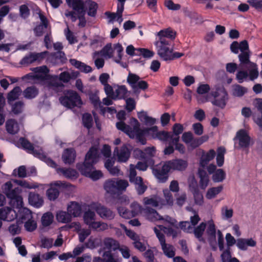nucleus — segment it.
Masks as SVG:
<instances>
[{
  "label": "nucleus",
  "mask_w": 262,
  "mask_h": 262,
  "mask_svg": "<svg viewBox=\"0 0 262 262\" xmlns=\"http://www.w3.org/2000/svg\"><path fill=\"white\" fill-rule=\"evenodd\" d=\"M100 153L98 147L96 146L91 147L86 152L84 161L82 163H78L76 167L78 170L83 168H94V166L96 164L99 159Z\"/></svg>",
  "instance_id": "39448f33"
},
{
  "label": "nucleus",
  "mask_w": 262,
  "mask_h": 262,
  "mask_svg": "<svg viewBox=\"0 0 262 262\" xmlns=\"http://www.w3.org/2000/svg\"><path fill=\"white\" fill-rule=\"evenodd\" d=\"M144 210L147 218L151 222L164 220V218L161 216L155 209L151 207H146Z\"/></svg>",
  "instance_id": "bb28decb"
},
{
  "label": "nucleus",
  "mask_w": 262,
  "mask_h": 262,
  "mask_svg": "<svg viewBox=\"0 0 262 262\" xmlns=\"http://www.w3.org/2000/svg\"><path fill=\"white\" fill-rule=\"evenodd\" d=\"M54 216L52 213L48 212L44 213L41 217V223L43 226H50L53 222Z\"/></svg>",
  "instance_id": "8fccbe9b"
},
{
  "label": "nucleus",
  "mask_w": 262,
  "mask_h": 262,
  "mask_svg": "<svg viewBox=\"0 0 262 262\" xmlns=\"http://www.w3.org/2000/svg\"><path fill=\"white\" fill-rule=\"evenodd\" d=\"M170 172L174 170L183 171L186 169L188 166L187 161L181 159H174L166 161Z\"/></svg>",
  "instance_id": "2eb2a0df"
},
{
  "label": "nucleus",
  "mask_w": 262,
  "mask_h": 262,
  "mask_svg": "<svg viewBox=\"0 0 262 262\" xmlns=\"http://www.w3.org/2000/svg\"><path fill=\"white\" fill-rule=\"evenodd\" d=\"M157 54L164 60L170 53L173 50V42L172 40H166L164 38H159L155 42Z\"/></svg>",
  "instance_id": "9d476101"
},
{
  "label": "nucleus",
  "mask_w": 262,
  "mask_h": 262,
  "mask_svg": "<svg viewBox=\"0 0 262 262\" xmlns=\"http://www.w3.org/2000/svg\"><path fill=\"white\" fill-rule=\"evenodd\" d=\"M209 139V136L208 135H204L199 138L193 137V139L191 142L188 145V149L191 150L194 149L199 147L204 143L207 142Z\"/></svg>",
  "instance_id": "cd10ccee"
},
{
  "label": "nucleus",
  "mask_w": 262,
  "mask_h": 262,
  "mask_svg": "<svg viewBox=\"0 0 262 262\" xmlns=\"http://www.w3.org/2000/svg\"><path fill=\"white\" fill-rule=\"evenodd\" d=\"M154 139L166 142L169 141L170 139H172V135L169 132L167 131H159L158 128L157 127L155 137H154Z\"/></svg>",
  "instance_id": "58836bf2"
},
{
  "label": "nucleus",
  "mask_w": 262,
  "mask_h": 262,
  "mask_svg": "<svg viewBox=\"0 0 262 262\" xmlns=\"http://www.w3.org/2000/svg\"><path fill=\"white\" fill-rule=\"evenodd\" d=\"M157 35L160 39L164 38L166 39V40H172V41L173 42V40L176 37V32L169 28L164 30H160L157 33Z\"/></svg>",
  "instance_id": "b1692460"
},
{
  "label": "nucleus",
  "mask_w": 262,
  "mask_h": 262,
  "mask_svg": "<svg viewBox=\"0 0 262 262\" xmlns=\"http://www.w3.org/2000/svg\"><path fill=\"white\" fill-rule=\"evenodd\" d=\"M152 172L160 183H164L168 179L169 172H170L166 161L152 166Z\"/></svg>",
  "instance_id": "1a4fd4ad"
},
{
  "label": "nucleus",
  "mask_w": 262,
  "mask_h": 262,
  "mask_svg": "<svg viewBox=\"0 0 262 262\" xmlns=\"http://www.w3.org/2000/svg\"><path fill=\"white\" fill-rule=\"evenodd\" d=\"M132 183L135 185V189L139 195L143 194L147 188L143 183V178L141 177H139L138 180Z\"/></svg>",
  "instance_id": "f704fd0d"
},
{
  "label": "nucleus",
  "mask_w": 262,
  "mask_h": 262,
  "mask_svg": "<svg viewBox=\"0 0 262 262\" xmlns=\"http://www.w3.org/2000/svg\"><path fill=\"white\" fill-rule=\"evenodd\" d=\"M116 126L118 129L121 130L130 137V134L132 133L133 130L129 125H127L125 122L121 121L117 122Z\"/></svg>",
  "instance_id": "de8ad7c7"
},
{
  "label": "nucleus",
  "mask_w": 262,
  "mask_h": 262,
  "mask_svg": "<svg viewBox=\"0 0 262 262\" xmlns=\"http://www.w3.org/2000/svg\"><path fill=\"white\" fill-rule=\"evenodd\" d=\"M76 157L75 150L73 148H68L64 150L62 159L65 164H71L74 162Z\"/></svg>",
  "instance_id": "aec40b11"
},
{
  "label": "nucleus",
  "mask_w": 262,
  "mask_h": 262,
  "mask_svg": "<svg viewBox=\"0 0 262 262\" xmlns=\"http://www.w3.org/2000/svg\"><path fill=\"white\" fill-rule=\"evenodd\" d=\"M180 228L184 232L191 233L193 230V227L188 221H182L180 222Z\"/></svg>",
  "instance_id": "69168bd1"
},
{
  "label": "nucleus",
  "mask_w": 262,
  "mask_h": 262,
  "mask_svg": "<svg viewBox=\"0 0 262 262\" xmlns=\"http://www.w3.org/2000/svg\"><path fill=\"white\" fill-rule=\"evenodd\" d=\"M237 139L238 141V149L248 148L250 145L251 138L248 132L244 129L239 130L236 134L234 140Z\"/></svg>",
  "instance_id": "f8f14e48"
},
{
  "label": "nucleus",
  "mask_w": 262,
  "mask_h": 262,
  "mask_svg": "<svg viewBox=\"0 0 262 262\" xmlns=\"http://www.w3.org/2000/svg\"><path fill=\"white\" fill-rule=\"evenodd\" d=\"M256 242L252 238H239L237 239L236 246L241 250L246 251L248 247H255Z\"/></svg>",
  "instance_id": "6ab92c4d"
},
{
  "label": "nucleus",
  "mask_w": 262,
  "mask_h": 262,
  "mask_svg": "<svg viewBox=\"0 0 262 262\" xmlns=\"http://www.w3.org/2000/svg\"><path fill=\"white\" fill-rule=\"evenodd\" d=\"M194 202L196 204L202 205L203 204V196L199 190H195L193 193Z\"/></svg>",
  "instance_id": "774afa93"
},
{
  "label": "nucleus",
  "mask_w": 262,
  "mask_h": 262,
  "mask_svg": "<svg viewBox=\"0 0 262 262\" xmlns=\"http://www.w3.org/2000/svg\"><path fill=\"white\" fill-rule=\"evenodd\" d=\"M127 92L128 91L125 85L118 86V88L115 90L114 100L117 98L119 99H125Z\"/></svg>",
  "instance_id": "37998d69"
},
{
  "label": "nucleus",
  "mask_w": 262,
  "mask_h": 262,
  "mask_svg": "<svg viewBox=\"0 0 262 262\" xmlns=\"http://www.w3.org/2000/svg\"><path fill=\"white\" fill-rule=\"evenodd\" d=\"M133 120L135 122V124L133 126V132L135 133L137 140L142 145H145L146 144V139L145 138V135L142 132V129L140 128V124L137 119L133 118Z\"/></svg>",
  "instance_id": "dca6fc26"
},
{
  "label": "nucleus",
  "mask_w": 262,
  "mask_h": 262,
  "mask_svg": "<svg viewBox=\"0 0 262 262\" xmlns=\"http://www.w3.org/2000/svg\"><path fill=\"white\" fill-rule=\"evenodd\" d=\"M82 122L83 126L88 129H91L93 125V119L91 114L85 113L82 116Z\"/></svg>",
  "instance_id": "a19ab883"
},
{
  "label": "nucleus",
  "mask_w": 262,
  "mask_h": 262,
  "mask_svg": "<svg viewBox=\"0 0 262 262\" xmlns=\"http://www.w3.org/2000/svg\"><path fill=\"white\" fill-rule=\"evenodd\" d=\"M226 178V173L222 169H218L212 176V180L214 182H221Z\"/></svg>",
  "instance_id": "09e8293b"
},
{
  "label": "nucleus",
  "mask_w": 262,
  "mask_h": 262,
  "mask_svg": "<svg viewBox=\"0 0 262 262\" xmlns=\"http://www.w3.org/2000/svg\"><path fill=\"white\" fill-rule=\"evenodd\" d=\"M21 92V89L19 86H16L7 95V100L9 102L13 101L17 99L20 93Z\"/></svg>",
  "instance_id": "49530a36"
},
{
  "label": "nucleus",
  "mask_w": 262,
  "mask_h": 262,
  "mask_svg": "<svg viewBox=\"0 0 262 262\" xmlns=\"http://www.w3.org/2000/svg\"><path fill=\"white\" fill-rule=\"evenodd\" d=\"M38 90L35 86L27 87L23 92L24 97L28 99L35 98L38 94Z\"/></svg>",
  "instance_id": "473e14b6"
},
{
  "label": "nucleus",
  "mask_w": 262,
  "mask_h": 262,
  "mask_svg": "<svg viewBox=\"0 0 262 262\" xmlns=\"http://www.w3.org/2000/svg\"><path fill=\"white\" fill-rule=\"evenodd\" d=\"M140 79V77L138 75L129 72L127 78V82L135 92L136 91V84Z\"/></svg>",
  "instance_id": "79ce46f5"
},
{
  "label": "nucleus",
  "mask_w": 262,
  "mask_h": 262,
  "mask_svg": "<svg viewBox=\"0 0 262 262\" xmlns=\"http://www.w3.org/2000/svg\"><path fill=\"white\" fill-rule=\"evenodd\" d=\"M36 73V77L37 79L45 80L48 79L49 75L48 73L49 72V70L46 66H43L39 67H37L35 68Z\"/></svg>",
  "instance_id": "c756f323"
},
{
  "label": "nucleus",
  "mask_w": 262,
  "mask_h": 262,
  "mask_svg": "<svg viewBox=\"0 0 262 262\" xmlns=\"http://www.w3.org/2000/svg\"><path fill=\"white\" fill-rule=\"evenodd\" d=\"M89 227L94 231H102L108 228L106 223L100 222H95V220L88 225Z\"/></svg>",
  "instance_id": "e433bc0d"
},
{
  "label": "nucleus",
  "mask_w": 262,
  "mask_h": 262,
  "mask_svg": "<svg viewBox=\"0 0 262 262\" xmlns=\"http://www.w3.org/2000/svg\"><path fill=\"white\" fill-rule=\"evenodd\" d=\"M68 212L71 214V217L79 216L82 213L81 205L77 202H71L67 208Z\"/></svg>",
  "instance_id": "393cba45"
},
{
  "label": "nucleus",
  "mask_w": 262,
  "mask_h": 262,
  "mask_svg": "<svg viewBox=\"0 0 262 262\" xmlns=\"http://www.w3.org/2000/svg\"><path fill=\"white\" fill-rule=\"evenodd\" d=\"M247 2L258 12L262 13V0H247Z\"/></svg>",
  "instance_id": "13d9d810"
},
{
  "label": "nucleus",
  "mask_w": 262,
  "mask_h": 262,
  "mask_svg": "<svg viewBox=\"0 0 262 262\" xmlns=\"http://www.w3.org/2000/svg\"><path fill=\"white\" fill-rule=\"evenodd\" d=\"M2 189L3 192L9 200L11 207L19 209V217L22 222L32 218L30 210L23 207V199L20 195L22 190L20 188H13L12 182L8 181L2 186Z\"/></svg>",
  "instance_id": "f03ea898"
},
{
  "label": "nucleus",
  "mask_w": 262,
  "mask_h": 262,
  "mask_svg": "<svg viewBox=\"0 0 262 262\" xmlns=\"http://www.w3.org/2000/svg\"><path fill=\"white\" fill-rule=\"evenodd\" d=\"M66 2L78 14L85 12L84 10L85 1L84 2L82 0H66Z\"/></svg>",
  "instance_id": "412c9836"
},
{
  "label": "nucleus",
  "mask_w": 262,
  "mask_h": 262,
  "mask_svg": "<svg viewBox=\"0 0 262 262\" xmlns=\"http://www.w3.org/2000/svg\"><path fill=\"white\" fill-rule=\"evenodd\" d=\"M6 128L7 132L11 135L17 134L19 129L17 121L14 119H9L6 123Z\"/></svg>",
  "instance_id": "c85d7f7f"
},
{
  "label": "nucleus",
  "mask_w": 262,
  "mask_h": 262,
  "mask_svg": "<svg viewBox=\"0 0 262 262\" xmlns=\"http://www.w3.org/2000/svg\"><path fill=\"white\" fill-rule=\"evenodd\" d=\"M63 94L64 96H60L59 98V101L62 105L68 108H72L75 106H80L82 104L80 96L76 91L68 90L65 91Z\"/></svg>",
  "instance_id": "20e7f679"
},
{
  "label": "nucleus",
  "mask_w": 262,
  "mask_h": 262,
  "mask_svg": "<svg viewBox=\"0 0 262 262\" xmlns=\"http://www.w3.org/2000/svg\"><path fill=\"white\" fill-rule=\"evenodd\" d=\"M53 239L43 237L40 239V247L42 248H51L53 246Z\"/></svg>",
  "instance_id": "bf43d9fd"
},
{
  "label": "nucleus",
  "mask_w": 262,
  "mask_h": 262,
  "mask_svg": "<svg viewBox=\"0 0 262 262\" xmlns=\"http://www.w3.org/2000/svg\"><path fill=\"white\" fill-rule=\"evenodd\" d=\"M159 227L168 236H172L173 238H174L177 236V231L171 227H166L163 225H160L159 226Z\"/></svg>",
  "instance_id": "680f3d73"
},
{
  "label": "nucleus",
  "mask_w": 262,
  "mask_h": 262,
  "mask_svg": "<svg viewBox=\"0 0 262 262\" xmlns=\"http://www.w3.org/2000/svg\"><path fill=\"white\" fill-rule=\"evenodd\" d=\"M223 189L222 185L215 187H211L207 190L206 196L208 199H212L214 198L218 194H219Z\"/></svg>",
  "instance_id": "c03bdc74"
},
{
  "label": "nucleus",
  "mask_w": 262,
  "mask_h": 262,
  "mask_svg": "<svg viewBox=\"0 0 262 262\" xmlns=\"http://www.w3.org/2000/svg\"><path fill=\"white\" fill-rule=\"evenodd\" d=\"M216 151V164L219 167H221L224 163V155L226 153V149L224 146H220L217 148Z\"/></svg>",
  "instance_id": "ea45409f"
},
{
  "label": "nucleus",
  "mask_w": 262,
  "mask_h": 262,
  "mask_svg": "<svg viewBox=\"0 0 262 262\" xmlns=\"http://www.w3.org/2000/svg\"><path fill=\"white\" fill-rule=\"evenodd\" d=\"M98 4L91 0L85 1L84 10L89 16L94 17L97 14Z\"/></svg>",
  "instance_id": "5701e85b"
},
{
  "label": "nucleus",
  "mask_w": 262,
  "mask_h": 262,
  "mask_svg": "<svg viewBox=\"0 0 262 262\" xmlns=\"http://www.w3.org/2000/svg\"><path fill=\"white\" fill-rule=\"evenodd\" d=\"M221 258L222 262H241L236 257H232L229 248H227L223 251L221 255Z\"/></svg>",
  "instance_id": "72a5a7b5"
},
{
  "label": "nucleus",
  "mask_w": 262,
  "mask_h": 262,
  "mask_svg": "<svg viewBox=\"0 0 262 262\" xmlns=\"http://www.w3.org/2000/svg\"><path fill=\"white\" fill-rule=\"evenodd\" d=\"M164 254L168 258H173V262H187L181 256L174 257L176 254L175 249L171 245L166 243V241L160 244Z\"/></svg>",
  "instance_id": "ddd939ff"
},
{
  "label": "nucleus",
  "mask_w": 262,
  "mask_h": 262,
  "mask_svg": "<svg viewBox=\"0 0 262 262\" xmlns=\"http://www.w3.org/2000/svg\"><path fill=\"white\" fill-rule=\"evenodd\" d=\"M30 14V11L28 7L25 5H22L19 7V15L24 19L27 18Z\"/></svg>",
  "instance_id": "0e129e2a"
},
{
  "label": "nucleus",
  "mask_w": 262,
  "mask_h": 262,
  "mask_svg": "<svg viewBox=\"0 0 262 262\" xmlns=\"http://www.w3.org/2000/svg\"><path fill=\"white\" fill-rule=\"evenodd\" d=\"M117 210L120 215L124 219H129L135 217L131 210H129L125 207L122 206H118L117 207Z\"/></svg>",
  "instance_id": "a18cd8bd"
},
{
  "label": "nucleus",
  "mask_w": 262,
  "mask_h": 262,
  "mask_svg": "<svg viewBox=\"0 0 262 262\" xmlns=\"http://www.w3.org/2000/svg\"><path fill=\"white\" fill-rule=\"evenodd\" d=\"M47 53V51L40 53L30 52L21 59L19 63L21 65H28L36 61L40 62L45 58Z\"/></svg>",
  "instance_id": "9b49d317"
},
{
  "label": "nucleus",
  "mask_w": 262,
  "mask_h": 262,
  "mask_svg": "<svg viewBox=\"0 0 262 262\" xmlns=\"http://www.w3.org/2000/svg\"><path fill=\"white\" fill-rule=\"evenodd\" d=\"M128 186L126 180L112 178L105 181L103 187L107 193L114 195L125 190Z\"/></svg>",
  "instance_id": "7ed1b4c3"
},
{
  "label": "nucleus",
  "mask_w": 262,
  "mask_h": 262,
  "mask_svg": "<svg viewBox=\"0 0 262 262\" xmlns=\"http://www.w3.org/2000/svg\"><path fill=\"white\" fill-rule=\"evenodd\" d=\"M247 92V89L239 84H236L233 89V95L236 97H242Z\"/></svg>",
  "instance_id": "864d4df0"
},
{
  "label": "nucleus",
  "mask_w": 262,
  "mask_h": 262,
  "mask_svg": "<svg viewBox=\"0 0 262 262\" xmlns=\"http://www.w3.org/2000/svg\"><path fill=\"white\" fill-rule=\"evenodd\" d=\"M72 186V185L68 182L55 181L50 184V187L46 192L47 196L50 201H55L58 198L60 191L70 188Z\"/></svg>",
  "instance_id": "0eeeda50"
},
{
  "label": "nucleus",
  "mask_w": 262,
  "mask_h": 262,
  "mask_svg": "<svg viewBox=\"0 0 262 262\" xmlns=\"http://www.w3.org/2000/svg\"><path fill=\"white\" fill-rule=\"evenodd\" d=\"M112 53L113 52L111 44L107 43L100 51L95 52L94 54L98 55L100 54H102L103 55L108 56L109 58H111L112 57Z\"/></svg>",
  "instance_id": "3c124183"
},
{
  "label": "nucleus",
  "mask_w": 262,
  "mask_h": 262,
  "mask_svg": "<svg viewBox=\"0 0 262 262\" xmlns=\"http://www.w3.org/2000/svg\"><path fill=\"white\" fill-rule=\"evenodd\" d=\"M104 245L105 247L108 249V251H116V250H119L120 248V244L119 243L110 237L106 238L104 241Z\"/></svg>",
  "instance_id": "7c9ffc66"
},
{
  "label": "nucleus",
  "mask_w": 262,
  "mask_h": 262,
  "mask_svg": "<svg viewBox=\"0 0 262 262\" xmlns=\"http://www.w3.org/2000/svg\"><path fill=\"white\" fill-rule=\"evenodd\" d=\"M143 162L139 161L135 166L136 168L139 170L145 171L148 167H150L151 169L152 166L155 164L154 160L148 158L146 159H142Z\"/></svg>",
  "instance_id": "2f4dec72"
},
{
  "label": "nucleus",
  "mask_w": 262,
  "mask_h": 262,
  "mask_svg": "<svg viewBox=\"0 0 262 262\" xmlns=\"http://www.w3.org/2000/svg\"><path fill=\"white\" fill-rule=\"evenodd\" d=\"M95 213L89 210L85 211L83 214V220L85 224L89 225L91 222L95 220Z\"/></svg>",
  "instance_id": "603ef678"
},
{
  "label": "nucleus",
  "mask_w": 262,
  "mask_h": 262,
  "mask_svg": "<svg viewBox=\"0 0 262 262\" xmlns=\"http://www.w3.org/2000/svg\"><path fill=\"white\" fill-rule=\"evenodd\" d=\"M142 129V132L144 133L146 137L154 139V137H155V135L157 130V126H153L149 128H144Z\"/></svg>",
  "instance_id": "052dcab7"
},
{
  "label": "nucleus",
  "mask_w": 262,
  "mask_h": 262,
  "mask_svg": "<svg viewBox=\"0 0 262 262\" xmlns=\"http://www.w3.org/2000/svg\"><path fill=\"white\" fill-rule=\"evenodd\" d=\"M236 79L239 83H242L245 81H252L250 79V68H248V72L245 70L238 71L236 74Z\"/></svg>",
  "instance_id": "c9c22d12"
},
{
  "label": "nucleus",
  "mask_w": 262,
  "mask_h": 262,
  "mask_svg": "<svg viewBox=\"0 0 262 262\" xmlns=\"http://www.w3.org/2000/svg\"><path fill=\"white\" fill-rule=\"evenodd\" d=\"M136 167L133 164L130 165L129 181L130 183H133L138 180L139 176H137Z\"/></svg>",
  "instance_id": "e2e57ef3"
},
{
  "label": "nucleus",
  "mask_w": 262,
  "mask_h": 262,
  "mask_svg": "<svg viewBox=\"0 0 262 262\" xmlns=\"http://www.w3.org/2000/svg\"><path fill=\"white\" fill-rule=\"evenodd\" d=\"M94 209L96 213L103 219L112 220L114 219L115 213L110 209L98 204L94 207Z\"/></svg>",
  "instance_id": "4468645a"
},
{
  "label": "nucleus",
  "mask_w": 262,
  "mask_h": 262,
  "mask_svg": "<svg viewBox=\"0 0 262 262\" xmlns=\"http://www.w3.org/2000/svg\"><path fill=\"white\" fill-rule=\"evenodd\" d=\"M19 145L27 152L44 162L48 166L56 169L58 173H61L66 178L76 179L78 178V173L76 170L71 168H58L57 163L47 156L41 147L38 146L35 147L33 144L25 138L20 137L19 139L17 146L19 147Z\"/></svg>",
  "instance_id": "f257e3e1"
},
{
  "label": "nucleus",
  "mask_w": 262,
  "mask_h": 262,
  "mask_svg": "<svg viewBox=\"0 0 262 262\" xmlns=\"http://www.w3.org/2000/svg\"><path fill=\"white\" fill-rule=\"evenodd\" d=\"M28 201L30 205L37 208L41 207L43 203V201L40 195L33 192L29 193Z\"/></svg>",
  "instance_id": "a878e982"
},
{
  "label": "nucleus",
  "mask_w": 262,
  "mask_h": 262,
  "mask_svg": "<svg viewBox=\"0 0 262 262\" xmlns=\"http://www.w3.org/2000/svg\"><path fill=\"white\" fill-rule=\"evenodd\" d=\"M24 103L21 101H18L14 103L12 106V112L15 115L20 114L23 110Z\"/></svg>",
  "instance_id": "6e6d98bb"
},
{
  "label": "nucleus",
  "mask_w": 262,
  "mask_h": 262,
  "mask_svg": "<svg viewBox=\"0 0 262 262\" xmlns=\"http://www.w3.org/2000/svg\"><path fill=\"white\" fill-rule=\"evenodd\" d=\"M210 95L213 97L211 101L213 105L221 109H224L227 104L228 100V94L223 86L215 88V91H211Z\"/></svg>",
  "instance_id": "423d86ee"
},
{
  "label": "nucleus",
  "mask_w": 262,
  "mask_h": 262,
  "mask_svg": "<svg viewBox=\"0 0 262 262\" xmlns=\"http://www.w3.org/2000/svg\"><path fill=\"white\" fill-rule=\"evenodd\" d=\"M117 152L118 161L120 162H125L129 159L130 155V151L128 148L127 145L124 144L120 149L116 147L114 149V152Z\"/></svg>",
  "instance_id": "f3484780"
},
{
  "label": "nucleus",
  "mask_w": 262,
  "mask_h": 262,
  "mask_svg": "<svg viewBox=\"0 0 262 262\" xmlns=\"http://www.w3.org/2000/svg\"><path fill=\"white\" fill-rule=\"evenodd\" d=\"M216 155L215 150L213 149H210L206 154H203L200 159V165L202 168H205L209 161L213 160Z\"/></svg>",
  "instance_id": "4be33fe9"
},
{
  "label": "nucleus",
  "mask_w": 262,
  "mask_h": 262,
  "mask_svg": "<svg viewBox=\"0 0 262 262\" xmlns=\"http://www.w3.org/2000/svg\"><path fill=\"white\" fill-rule=\"evenodd\" d=\"M93 168H91L88 170V168H83L79 169L78 170L80 172L81 174L85 177L90 178L93 181H97L103 176V173L101 171L99 170H95L92 171Z\"/></svg>",
  "instance_id": "a211bd4d"
},
{
  "label": "nucleus",
  "mask_w": 262,
  "mask_h": 262,
  "mask_svg": "<svg viewBox=\"0 0 262 262\" xmlns=\"http://www.w3.org/2000/svg\"><path fill=\"white\" fill-rule=\"evenodd\" d=\"M58 222L62 223H68L72 220L71 214L67 211H60L56 214Z\"/></svg>",
  "instance_id": "4c0bfd02"
},
{
  "label": "nucleus",
  "mask_w": 262,
  "mask_h": 262,
  "mask_svg": "<svg viewBox=\"0 0 262 262\" xmlns=\"http://www.w3.org/2000/svg\"><path fill=\"white\" fill-rule=\"evenodd\" d=\"M205 228L206 224L202 222L198 227L194 229V234L197 238L200 239L202 238Z\"/></svg>",
  "instance_id": "5fc2aeb1"
},
{
  "label": "nucleus",
  "mask_w": 262,
  "mask_h": 262,
  "mask_svg": "<svg viewBox=\"0 0 262 262\" xmlns=\"http://www.w3.org/2000/svg\"><path fill=\"white\" fill-rule=\"evenodd\" d=\"M89 99L95 108L97 109L98 108V106L101 105V102L100 101V98L97 94L92 93L90 94Z\"/></svg>",
  "instance_id": "4d7b16f0"
},
{
  "label": "nucleus",
  "mask_w": 262,
  "mask_h": 262,
  "mask_svg": "<svg viewBox=\"0 0 262 262\" xmlns=\"http://www.w3.org/2000/svg\"><path fill=\"white\" fill-rule=\"evenodd\" d=\"M27 231L32 232L37 228L36 223L31 219L26 221L24 225Z\"/></svg>",
  "instance_id": "338daca9"
},
{
  "label": "nucleus",
  "mask_w": 262,
  "mask_h": 262,
  "mask_svg": "<svg viewBox=\"0 0 262 262\" xmlns=\"http://www.w3.org/2000/svg\"><path fill=\"white\" fill-rule=\"evenodd\" d=\"M239 65L242 67L249 65L250 68V79L254 81L257 79L259 75L258 67L256 63L251 62L250 60V52H241L238 56Z\"/></svg>",
  "instance_id": "6e6552de"
}]
</instances>
